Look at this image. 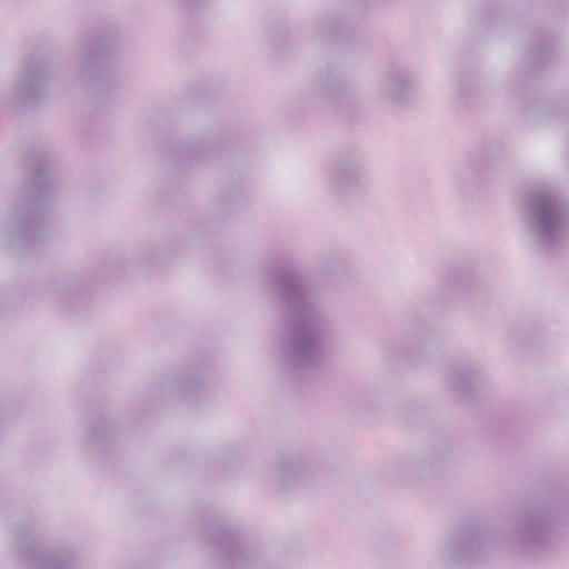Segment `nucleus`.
<instances>
[{
    "instance_id": "nucleus-9",
    "label": "nucleus",
    "mask_w": 569,
    "mask_h": 569,
    "mask_svg": "<svg viewBox=\"0 0 569 569\" xmlns=\"http://www.w3.org/2000/svg\"><path fill=\"white\" fill-rule=\"evenodd\" d=\"M310 469L309 462L302 456L281 457L276 473V481L280 488H289L295 480L302 477L305 471Z\"/></svg>"
},
{
    "instance_id": "nucleus-7",
    "label": "nucleus",
    "mask_w": 569,
    "mask_h": 569,
    "mask_svg": "<svg viewBox=\"0 0 569 569\" xmlns=\"http://www.w3.org/2000/svg\"><path fill=\"white\" fill-rule=\"evenodd\" d=\"M330 186L340 198L353 193L356 187V164L352 152L337 156L331 170Z\"/></svg>"
},
{
    "instance_id": "nucleus-14",
    "label": "nucleus",
    "mask_w": 569,
    "mask_h": 569,
    "mask_svg": "<svg viewBox=\"0 0 569 569\" xmlns=\"http://www.w3.org/2000/svg\"><path fill=\"white\" fill-rule=\"evenodd\" d=\"M204 0H176V2L183 8L191 10L196 7H199Z\"/></svg>"
},
{
    "instance_id": "nucleus-13",
    "label": "nucleus",
    "mask_w": 569,
    "mask_h": 569,
    "mask_svg": "<svg viewBox=\"0 0 569 569\" xmlns=\"http://www.w3.org/2000/svg\"><path fill=\"white\" fill-rule=\"evenodd\" d=\"M107 435V426L106 423L97 425L91 427L88 436V441L90 445L103 442Z\"/></svg>"
},
{
    "instance_id": "nucleus-15",
    "label": "nucleus",
    "mask_w": 569,
    "mask_h": 569,
    "mask_svg": "<svg viewBox=\"0 0 569 569\" xmlns=\"http://www.w3.org/2000/svg\"><path fill=\"white\" fill-rule=\"evenodd\" d=\"M397 353H401V356H403V357H407V355H408L407 350H405V349L401 351H397ZM397 357H398V355L395 356V358H397Z\"/></svg>"
},
{
    "instance_id": "nucleus-10",
    "label": "nucleus",
    "mask_w": 569,
    "mask_h": 569,
    "mask_svg": "<svg viewBox=\"0 0 569 569\" xmlns=\"http://www.w3.org/2000/svg\"><path fill=\"white\" fill-rule=\"evenodd\" d=\"M346 24L345 18L339 12H333L318 20L316 32L321 40H333L343 32Z\"/></svg>"
},
{
    "instance_id": "nucleus-3",
    "label": "nucleus",
    "mask_w": 569,
    "mask_h": 569,
    "mask_svg": "<svg viewBox=\"0 0 569 569\" xmlns=\"http://www.w3.org/2000/svg\"><path fill=\"white\" fill-rule=\"evenodd\" d=\"M525 218L531 236L547 250L560 248L569 237V206L551 190L529 193Z\"/></svg>"
},
{
    "instance_id": "nucleus-1",
    "label": "nucleus",
    "mask_w": 569,
    "mask_h": 569,
    "mask_svg": "<svg viewBox=\"0 0 569 569\" xmlns=\"http://www.w3.org/2000/svg\"><path fill=\"white\" fill-rule=\"evenodd\" d=\"M264 273L288 317L278 337L280 356L289 370L302 376L322 363L331 322L316 301L311 287L283 269L281 261L266 266Z\"/></svg>"
},
{
    "instance_id": "nucleus-12",
    "label": "nucleus",
    "mask_w": 569,
    "mask_h": 569,
    "mask_svg": "<svg viewBox=\"0 0 569 569\" xmlns=\"http://www.w3.org/2000/svg\"><path fill=\"white\" fill-rule=\"evenodd\" d=\"M203 386V378L199 373H191L179 386L181 396L187 397L190 392L197 391Z\"/></svg>"
},
{
    "instance_id": "nucleus-8",
    "label": "nucleus",
    "mask_w": 569,
    "mask_h": 569,
    "mask_svg": "<svg viewBox=\"0 0 569 569\" xmlns=\"http://www.w3.org/2000/svg\"><path fill=\"white\" fill-rule=\"evenodd\" d=\"M381 91L389 100L402 104L412 98L415 87L405 69H395L385 77Z\"/></svg>"
},
{
    "instance_id": "nucleus-11",
    "label": "nucleus",
    "mask_w": 569,
    "mask_h": 569,
    "mask_svg": "<svg viewBox=\"0 0 569 569\" xmlns=\"http://www.w3.org/2000/svg\"><path fill=\"white\" fill-rule=\"evenodd\" d=\"M448 385L462 396H467L472 390V372L469 369L450 368L446 372Z\"/></svg>"
},
{
    "instance_id": "nucleus-4",
    "label": "nucleus",
    "mask_w": 569,
    "mask_h": 569,
    "mask_svg": "<svg viewBox=\"0 0 569 569\" xmlns=\"http://www.w3.org/2000/svg\"><path fill=\"white\" fill-rule=\"evenodd\" d=\"M110 44L96 36L83 38L74 53V79L92 99L99 100L113 87L109 66Z\"/></svg>"
},
{
    "instance_id": "nucleus-5",
    "label": "nucleus",
    "mask_w": 569,
    "mask_h": 569,
    "mask_svg": "<svg viewBox=\"0 0 569 569\" xmlns=\"http://www.w3.org/2000/svg\"><path fill=\"white\" fill-rule=\"evenodd\" d=\"M49 83L48 60L38 54H30L23 60L10 86L7 103L16 110L23 111L46 97Z\"/></svg>"
},
{
    "instance_id": "nucleus-16",
    "label": "nucleus",
    "mask_w": 569,
    "mask_h": 569,
    "mask_svg": "<svg viewBox=\"0 0 569 569\" xmlns=\"http://www.w3.org/2000/svg\"><path fill=\"white\" fill-rule=\"evenodd\" d=\"M190 152H191L192 157H196V156L200 154V151L194 150V149H192Z\"/></svg>"
},
{
    "instance_id": "nucleus-6",
    "label": "nucleus",
    "mask_w": 569,
    "mask_h": 569,
    "mask_svg": "<svg viewBox=\"0 0 569 569\" xmlns=\"http://www.w3.org/2000/svg\"><path fill=\"white\" fill-rule=\"evenodd\" d=\"M321 92L330 100L338 112L352 108V77L341 71H331L320 84Z\"/></svg>"
},
{
    "instance_id": "nucleus-2",
    "label": "nucleus",
    "mask_w": 569,
    "mask_h": 569,
    "mask_svg": "<svg viewBox=\"0 0 569 569\" xmlns=\"http://www.w3.org/2000/svg\"><path fill=\"white\" fill-rule=\"evenodd\" d=\"M53 202L52 184L43 166L37 161L32 173L23 182L19 202L4 226L8 240L20 246L42 240L47 234Z\"/></svg>"
}]
</instances>
